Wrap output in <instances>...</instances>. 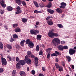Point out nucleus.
I'll return each mask as SVG.
<instances>
[{"mask_svg": "<svg viewBox=\"0 0 76 76\" xmlns=\"http://www.w3.org/2000/svg\"><path fill=\"white\" fill-rule=\"evenodd\" d=\"M39 6L40 7H44V5L42 3H41L39 4Z\"/></svg>", "mask_w": 76, "mask_h": 76, "instance_id": "obj_40", "label": "nucleus"}, {"mask_svg": "<svg viewBox=\"0 0 76 76\" xmlns=\"http://www.w3.org/2000/svg\"><path fill=\"white\" fill-rule=\"evenodd\" d=\"M25 42H26V41L25 40L21 41L20 43L21 46H22V47H23L24 46V43Z\"/></svg>", "mask_w": 76, "mask_h": 76, "instance_id": "obj_23", "label": "nucleus"}, {"mask_svg": "<svg viewBox=\"0 0 76 76\" xmlns=\"http://www.w3.org/2000/svg\"><path fill=\"white\" fill-rule=\"evenodd\" d=\"M16 61L17 62H18L19 61V58L18 57H17L16 58Z\"/></svg>", "mask_w": 76, "mask_h": 76, "instance_id": "obj_52", "label": "nucleus"}, {"mask_svg": "<svg viewBox=\"0 0 76 76\" xmlns=\"http://www.w3.org/2000/svg\"><path fill=\"white\" fill-rule=\"evenodd\" d=\"M66 58L68 62H70L71 61V57L69 56H66Z\"/></svg>", "mask_w": 76, "mask_h": 76, "instance_id": "obj_18", "label": "nucleus"}, {"mask_svg": "<svg viewBox=\"0 0 76 76\" xmlns=\"http://www.w3.org/2000/svg\"><path fill=\"white\" fill-rule=\"evenodd\" d=\"M10 41L11 42H12L13 41H15V39H13L12 37H11V39L10 40Z\"/></svg>", "mask_w": 76, "mask_h": 76, "instance_id": "obj_49", "label": "nucleus"}, {"mask_svg": "<svg viewBox=\"0 0 76 76\" xmlns=\"http://www.w3.org/2000/svg\"><path fill=\"white\" fill-rule=\"evenodd\" d=\"M48 54L47 55V58H49L50 57V54L48 52Z\"/></svg>", "mask_w": 76, "mask_h": 76, "instance_id": "obj_51", "label": "nucleus"}, {"mask_svg": "<svg viewBox=\"0 0 76 76\" xmlns=\"http://www.w3.org/2000/svg\"><path fill=\"white\" fill-rule=\"evenodd\" d=\"M22 21L23 23H26L28 21V19L25 18H23L22 19Z\"/></svg>", "mask_w": 76, "mask_h": 76, "instance_id": "obj_20", "label": "nucleus"}, {"mask_svg": "<svg viewBox=\"0 0 76 76\" xmlns=\"http://www.w3.org/2000/svg\"><path fill=\"white\" fill-rule=\"evenodd\" d=\"M22 3L23 5H24V6L26 5V3H25V2L24 1L22 2Z\"/></svg>", "mask_w": 76, "mask_h": 76, "instance_id": "obj_57", "label": "nucleus"}, {"mask_svg": "<svg viewBox=\"0 0 76 76\" xmlns=\"http://www.w3.org/2000/svg\"><path fill=\"white\" fill-rule=\"evenodd\" d=\"M1 60L2 66H4V65L6 66V65H7V62L6 59L5 58L3 57H1Z\"/></svg>", "mask_w": 76, "mask_h": 76, "instance_id": "obj_3", "label": "nucleus"}, {"mask_svg": "<svg viewBox=\"0 0 76 76\" xmlns=\"http://www.w3.org/2000/svg\"><path fill=\"white\" fill-rule=\"evenodd\" d=\"M62 66H64V67L65 66V64H64V62H62Z\"/></svg>", "mask_w": 76, "mask_h": 76, "instance_id": "obj_64", "label": "nucleus"}, {"mask_svg": "<svg viewBox=\"0 0 76 76\" xmlns=\"http://www.w3.org/2000/svg\"><path fill=\"white\" fill-rule=\"evenodd\" d=\"M0 48L1 49L3 48V45L2 42H0Z\"/></svg>", "mask_w": 76, "mask_h": 76, "instance_id": "obj_35", "label": "nucleus"}, {"mask_svg": "<svg viewBox=\"0 0 76 76\" xmlns=\"http://www.w3.org/2000/svg\"><path fill=\"white\" fill-rule=\"evenodd\" d=\"M7 47L8 48H9V50H10V49H12V46L11 45L9 44H7Z\"/></svg>", "mask_w": 76, "mask_h": 76, "instance_id": "obj_36", "label": "nucleus"}, {"mask_svg": "<svg viewBox=\"0 0 76 76\" xmlns=\"http://www.w3.org/2000/svg\"><path fill=\"white\" fill-rule=\"evenodd\" d=\"M34 58L35 60V62H36L37 63H38V60H39V59H38V58L37 57H35Z\"/></svg>", "mask_w": 76, "mask_h": 76, "instance_id": "obj_37", "label": "nucleus"}, {"mask_svg": "<svg viewBox=\"0 0 76 76\" xmlns=\"http://www.w3.org/2000/svg\"><path fill=\"white\" fill-rule=\"evenodd\" d=\"M0 3L1 4H4V1L3 0L0 1Z\"/></svg>", "mask_w": 76, "mask_h": 76, "instance_id": "obj_50", "label": "nucleus"}, {"mask_svg": "<svg viewBox=\"0 0 76 76\" xmlns=\"http://www.w3.org/2000/svg\"><path fill=\"white\" fill-rule=\"evenodd\" d=\"M12 37L13 38H14L15 39H18V36L16 34H13L12 35Z\"/></svg>", "mask_w": 76, "mask_h": 76, "instance_id": "obj_26", "label": "nucleus"}, {"mask_svg": "<svg viewBox=\"0 0 76 76\" xmlns=\"http://www.w3.org/2000/svg\"><path fill=\"white\" fill-rule=\"evenodd\" d=\"M31 74L32 75H34L35 74V71L34 70H33L31 71Z\"/></svg>", "mask_w": 76, "mask_h": 76, "instance_id": "obj_47", "label": "nucleus"}, {"mask_svg": "<svg viewBox=\"0 0 76 76\" xmlns=\"http://www.w3.org/2000/svg\"><path fill=\"white\" fill-rule=\"evenodd\" d=\"M15 32H19L21 31L20 28L19 27H17L16 28L15 30Z\"/></svg>", "mask_w": 76, "mask_h": 76, "instance_id": "obj_16", "label": "nucleus"}, {"mask_svg": "<svg viewBox=\"0 0 76 76\" xmlns=\"http://www.w3.org/2000/svg\"><path fill=\"white\" fill-rule=\"evenodd\" d=\"M51 6H52V4H51V3L49 2L47 6L48 7V8H50V7H51Z\"/></svg>", "mask_w": 76, "mask_h": 76, "instance_id": "obj_39", "label": "nucleus"}, {"mask_svg": "<svg viewBox=\"0 0 76 76\" xmlns=\"http://www.w3.org/2000/svg\"><path fill=\"white\" fill-rule=\"evenodd\" d=\"M17 12H15V14L16 15H18V14H19L20 13H22V10H21V8H20V7L19 6L17 7L16 8Z\"/></svg>", "mask_w": 76, "mask_h": 76, "instance_id": "obj_5", "label": "nucleus"}, {"mask_svg": "<svg viewBox=\"0 0 76 76\" xmlns=\"http://www.w3.org/2000/svg\"><path fill=\"white\" fill-rule=\"evenodd\" d=\"M7 10L8 11H10V12H11L13 10V8L10 6L8 7L7 8Z\"/></svg>", "mask_w": 76, "mask_h": 76, "instance_id": "obj_12", "label": "nucleus"}, {"mask_svg": "<svg viewBox=\"0 0 76 76\" xmlns=\"http://www.w3.org/2000/svg\"><path fill=\"white\" fill-rule=\"evenodd\" d=\"M30 57L31 58H35V56L33 54H31L30 55Z\"/></svg>", "mask_w": 76, "mask_h": 76, "instance_id": "obj_46", "label": "nucleus"}, {"mask_svg": "<svg viewBox=\"0 0 76 76\" xmlns=\"http://www.w3.org/2000/svg\"><path fill=\"white\" fill-rule=\"evenodd\" d=\"M39 76H44V74L42 73V74H39Z\"/></svg>", "mask_w": 76, "mask_h": 76, "instance_id": "obj_62", "label": "nucleus"}, {"mask_svg": "<svg viewBox=\"0 0 76 76\" xmlns=\"http://www.w3.org/2000/svg\"><path fill=\"white\" fill-rule=\"evenodd\" d=\"M16 48L17 49H18V50L19 49V48H20V46H19V45L18 44H17L16 46Z\"/></svg>", "mask_w": 76, "mask_h": 76, "instance_id": "obj_44", "label": "nucleus"}, {"mask_svg": "<svg viewBox=\"0 0 76 76\" xmlns=\"http://www.w3.org/2000/svg\"><path fill=\"white\" fill-rule=\"evenodd\" d=\"M27 55L26 56H28V57H30V55H31V51H28L27 52Z\"/></svg>", "mask_w": 76, "mask_h": 76, "instance_id": "obj_34", "label": "nucleus"}, {"mask_svg": "<svg viewBox=\"0 0 76 76\" xmlns=\"http://www.w3.org/2000/svg\"><path fill=\"white\" fill-rule=\"evenodd\" d=\"M49 19H50V16L47 17L46 19V20H49Z\"/></svg>", "mask_w": 76, "mask_h": 76, "instance_id": "obj_56", "label": "nucleus"}, {"mask_svg": "<svg viewBox=\"0 0 76 76\" xmlns=\"http://www.w3.org/2000/svg\"><path fill=\"white\" fill-rule=\"evenodd\" d=\"M47 23L50 26H51L53 25V21H51L50 20H48L47 21Z\"/></svg>", "mask_w": 76, "mask_h": 76, "instance_id": "obj_19", "label": "nucleus"}, {"mask_svg": "<svg viewBox=\"0 0 76 76\" xmlns=\"http://www.w3.org/2000/svg\"><path fill=\"white\" fill-rule=\"evenodd\" d=\"M42 70L43 71H45V67H42Z\"/></svg>", "mask_w": 76, "mask_h": 76, "instance_id": "obj_59", "label": "nucleus"}, {"mask_svg": "<svg viewBox=\"0 0 76 76\" xmlns=\"http://www.w3.org/2000/svg\"><path fill=\"white\" fill-rule=\"evenodd\" d=\"M16 69H20V64L19 62L17 63L16 64Z\"/></svg>", "mask_w": 76, "mask_h": 76, "instance_id": "obj_22", "label": "nucleus"}, {"mask_svg": "<svg viewBox=\"0 0 76 76\" xmlns=\"http://www.w3.org/2000/svg\"><path fill=\"white\" fill-rule=\"evenodd\" d=\"M58 13H61L63 12L62 10L60 8H57L55 10Z\"/></svg>", "mask_w": 76, "mask_h": 76, "instance_id": "obj_9", "label": "nucleus"}, {"mask_svg": "<svg viewBox=\"0 0 76 76\" xmlns=\"http://www.w3.org/2000/svg\"><path fill=\"white\" fill-rule=\"evenodd\" d=\"M1 6H2V7L4 8H5V7H6V4H1Z\"/></svg>", "mask_w": 76, "mask_h": 76, "instance_id": "obj_41", "label": "nucleus"}, {"mask_svg": "<svg viewBox=\"0 0 76 76\" xmlns=\"http://www.w3.org/2000/svg\"><path fill=\"white\" fill-rule=\"evenodd\" d=\"M49 37L51 38H53L54 37H58V34L56 33H54V29H52L50 30L49 31V32L48 34Z\"/></svg>", "mask_w": 76, "mask_h": 76, "instance_id": "obj_1", "label": "nucleus"}, {"mask_svg": "<svg viewBox=\"0 0 76 76\" xmlns=\"http://www.w3.org/2000/svg\"><path fill=\"white\" fill-rule=\"evenodd\" d=\"M37 64H38V62H35V66H36L37 67V66H38V65Z\"/></svg>", "mask_w": 76, "mask_h": 76, "instance_id": "obj_54", "label": "nucleus"}, {"mask_svg": "<svg viewBox=\"0 0 76 76\" xmlns=\"http://www.w3.org/2000/svg\"><path fill=\"white\" fill-rule=\"evenodd\" d=\"M15 2L18 5L21 4V0H15Z\"/></svg>", "mask_w": 76, "mask_h": 76, "instance_id": "obj_21", "label": "nucleus"}, {"mask_svg": "<svg viewBox=\"0 0 76 76\" xmlns=\"http://www.w3.org/2000/svg\"><path fill=\"white\" fill-rule=\"evenodd\" d=\"M3 72V69L2 68H0V73Z\"/></svg>", "mask_w": 76, "mask_h": 76, "instance_id": "obj_53", "label": "nucleus"}, {"mask_svg": "<svg viewBox=\"0 0 76 76\" xmlns=\"http://www.w3.org/2000/svg\"><path fill=\"white\" fill-rule=\"evenodd\" d=\"M30 34L31 35H37V33L35 32V30H30Z\"/></svg>", "mask_w": 76, "mask_h": 76, "instance_id": "obj_15", "label": "nucleus"}, {"mask_svg": "<svg viewBox=\"0 0 76 76\" xmlns=\"http://www.w3.org/2000/svg\"><path fill=\"white\" fill-rule=\"evenodd\" d=\"M34 31H35V32L36 33L37 35L38 33H39V31L38 30H34Z\"/></svg>", "mask_w": 76, "mask_h": 76, "instance_id": "obj_55", "label": "nucleus"}, {"mask_svg": "<svg viewBox=\"0 0 76 76\" xmlns=\"http://www.w3.org/2000/svg\"><path fill=\"white\" fill-rule=\"evenodd\" d=\"M28 46L31 48H32V47H33L34 46V44L33 43L32 41H31L28 44Z\"/></svg>", "mask_w": 76, "mask_h": 76, "instance_id": "obj_11", "label": "nucleus"}, {"mask_svg": "<svg viewBox=\"0 0 76 76\" xmlns=\"http://www.w3.org/2000/svg\"><path fill=\"white\" fill-rule=\"evenodd\" d=\"M30 57L28 56V55H26L25 57V61H27V60H28V59H29V57Z\"/></svg>", "mask_w": 76, "mask_h": 76, "instance_id": "obj_31", "label": "nucleus"}, {"mask_svg": "<svg viewBox=\"0 0 76 76\" xmlns=\"http://www.w3.org/2000/svg\"><path fill=\"white\" fill-rule=\"evenodd\" d=\"M57 26L58 28H64V26L61 24H58Z\"/></svg>", "mask_w": 76, "mask_h": 76, "instance_id": "obj_24", "label": "nucleus"}, {"mask_svg": "<svg viewBox=\"0 0 76 76\" xmlns=\"http://www.w3.org/2000/svg\"><path fill=\"white\" fill-rule=\"evenodd\" d=\"M7 58H8L9 59L10 61H11L12 60V58L10 56H7Z\"/></svg>", "mask_w": 76, "mask_h": 76, "instance_id": "obj_58", "label": "nucleus"}, {"mask_svg": "<svg viewBox=\"0 0 76 76\" xmlns=\"http://www.w3.org/2000/svg\"><path fill=\"white\" fill-rule=\"evenodd\" d=\"M52 50V48H48L46 49V52H48V51H51Z\"/></svg>", "mask_w": 76, "mask_h": 76, "instance_id": "obj_48", "label": "nucleus"}, {"mask_svg": "<svg viewBox=\"0 0 76 76\" xmlns=\"http://www.w3.org/2000/svg\"><path fill=\"white\" fill-rule=\"evenodd\" d=\"M58 69V71H59V72H62V71H63V67L61 66H60Z\"/></svg>", "mask_w": 76, "mask_h": 76, "instance_id": "obj_27", "label": "nucleus"}, {"mask_svg": "<svg viewBox=\"0 0 76 76\" xmlns=\"http://www.w3.org/2000/svg\"><path fill=\"white\" fill-rule=\"evenodd\" d=\"M34 4L36 7H39V6L38 4V3L36 1H34Z\"/></svg>", "mask_w": 76, "mask_h": 76, "instance_id": "obj_32", "label": "nucleus"}, {"mask_svg": "<svg viewBox=\"0 0 76 76\" xmlns=\"http://www.w3.org/2000/svg\"><path fill=\"white\" fill-rule=\"evenodd\" d=\"M52 42L53 45L56 46L57 43L58 44H60V40L58 38H55L52 40Z\"/></svg>", "mask_w": 76, "mask_h": 76, "instance_id": "obj_2", "label": "nucleus"}, {"mask_svg": "<svg viewBox=\"0 0 76 76\" xmlns=\"http://www.w3.org/2000/svg\"><path fill=\"white\" fill-rule=\"evenodd\" d=\"M47 12L51 14H53L54 13V11L53 10L50 9H47Z\"/></svg>", "mask_w": 76, "mask_h": 76, "instance_id": "obj_10", "label": "nucleus"}, {"mask_svg": "<svg viewBox=\"0 0 76 76\" xmlns=\"http://www.w3.org/2000/svg\"><path fill=\"white\" fill-rule=\"evenodd\" d=\"M58 49L60 51H63V46L62 45H59L58 47Z\"/></svg>", "mask_w": 76, "mask_h": 76, "instance_id": "obj_14", "label": "nucleus"}, {"mask_svg": "<svg viewBox=\"0 0 76 76\" xmlns=\"http://www.w3.org/2000/svg\"><path fill=\"white\" fill-rule=\"evenodd\" d=\"M68 49V47L67 46L65 45L63 46V50H67Z\"/></svg>", "mask_w": 76, "mask_h": 76, "instance_id": "obj_42", "label": "nucleus"}, {"mask_svg": "<svg viewBox=\"0 0 76 76\" xmlns=\"http://www.w3.org/2000/svg\"><path fill=\"white\" fill-rule=\"evenodd\" d=\"M64 43H65V42H64V41H61V44H64Z\"/></svg>", "mask_w": 76, "mask_h": 76, "instance_id": "obj_63", "label": "nucleus"}, {"mask_svg": "<svg viewBox=\"0 0 76 76\" xmlns=\"http://www.w3.org/2000/svg\"><path fill=\"white\" fill-rule=\"evenodd\" d=\"M12 26H13L14 28H16V27L18 26V25L17 24H14L12 25Z\"/></svg>", "mask_w": 76, "mask_h": 76, "instance_id": "obj_43", "label": "nucleus"}, {"mask_svg": "<svg viewBox=\"0 0 76 76\" xmlns=\"http://www.w3.org/2000/svg\"><path fill=\"white\" fill-rule=\"evenodd\" d=\"M39 55H42V56H43L44 55V54L43 53V52H42V50H40V52L39 53Z\"/></svg>", "mask_w": 76, "mask_h": 76, "instance_id": "obj_38", "label": "nucleus"}, {"mask_svg": "<svg viewBox=\"0 0 76 76\" xmlns=\"http://www.w3.org/2000/svg\"><path fill=\"white\" fill-rule=\"evenodd\" d=\"M61 6H60V8L61 9H65L66 7L64 6H66V4L64 2H62L61 3Z\"/></svg>", "mask_w": 76, "mask_h": 76, "instance_id": "obj_8", "label": "nucleus"}, {"mask_svg": "<svg viewBox=\"0 0 76 76\" xmlns=\"http://www.w3.org/2000/svg\"><path fill=\"white\" fill-rule=\"evenodd\" d=\"M55 66L56 69H58V68H59V67H60V65L57 63H55Z\"/></svg>", "mask_w": 76, "mask_h": 76, "instance_id": "obj_29", "label": "nucleus"}, {"mask_svg": "<svg viewBox=\"0 0 76 76\" xmlns=\"http://www.w3.org/2000/svg\"><path fill=\"white\" fill-rule=\"evenodd\" d=\"M26 63L28 64H31V59H30V58L28 59V60L26 61Z\"/></svg>", "mask_w": 76, "mask_h": 76, "instance_id": "obj_28", "label": "nucleus"}, {"mask_svg": "<svg viewBox=\"0 0 76 76\" xmlns=\"http://www.w3.org/2000/svg\"><path fill=\"white\" fill-rule=\"evenodd\" d=\"M41 37H42V36L41 35L38 34L37 35V39L38 41L41 40Z\"/></svg>", "mask_w": 76, "mask_h": 76, "instance_id": "obj_17", "label": "nucleus"}, {"mask_svg": "<svg viewBox=\"0 0 76 76\" xmlns=\"http://www.w3.org/2000/svg\"><path fill=\"white\" fill-rule=\"evenodd\" d=\"M31 41H30V39H27L26 42V44H29V42H30Z\"/></svg>", "mask_w": 76, "mask_h": 76, "instance_id": "obj_33", "label": "nucleus"}, {"mask_svg": "<svg viewBox=\"0 0 76 76\" xmlns=\"http://www.w3.org/2000/svg\"><path fill=\"white\" fill-rule=\"evenodd\" d=\"M34 12L35 13L38 14V13H42V12L41 11H39L37 10H35L34 11Z\"/></svg>", "mask_w": 76, "mask_h": 76, "instance_id": "obj_30", "label": "nucleus"}, {"mask_svg": "<svg viewBox=\"0 0 76 76\" xmlns=\"http://www.w3.org/2000/svg\"><path fill=\"white\" fill-rule=\"evenodd\" d=\"M55 53H53L51 54V57H53V56H55V57H57L58 55V56H61V53H60L58 52L57 51H55Z\"/></svg>", "mask_w": 76, "mask_h": 76, "instance_id": "obj_4", "label": "nucleus"}, {"mask_svg": "<svg viewBox=\"0 0 76 76\" xmlns=\"http://www.w3.org/2000/svg\"><path fill=\"white\" fill-rule=\"evenodd\" d=\"M16 71L15 70H14L12 73V76H15L16 75Z\"/></svg>", "mask_w": 76, "mask_h": 76, "instance_id": "obj_25", "label": "nucleus"}, {"mask_svg": "<svg viewBox=\"0 0 76 76\" xmlns=\"http://www.w3.org/2000/svg\"><path fill=\"white\" fill-rule=\"evenodd\" d=\"M4 27L6 29H8V28H7V26L4 25Z\"/></svg>", "mask_w": 76, "mask_h": 76, "instance_id": "obj_60", "label": "nucleus"}, {"mask_svg": "<svg viewBox=\"0 0 76 76\" xmlns=\"http://www.w3.org/2000/svg\"><path fill=\"white\" fill-rule=\"evenodd\" d=\"M39 45H37L36 48V50L37 51H39Z\"/></svg>", "mask_w": 76, "mask_h": 76, "instance_id": "obj_45", "label": "nucleus"}, {"mask_svg": "<svg viewBox=\"0 0 76 76\" xmlns=\"http://www.w3.org/2000/svg\"><path fill=\"white\" fill-rule=\"evenodd\" d=\"M21 66H24L26 64V61L25 60H20L19 62Z\"/></svg>", "mask_w": 76, "mask_h": 76, "instance_id": "obj_7", "label": "nucleus"}, {"mask_svg": "<svg viewBox=\"0 0 76 76\" xmlns=\"http://www.w3.org/2000/svg\"><path fill=\"white\" fill-rule=\"evenodd\" d=\"M1 14V15H3L4 13V11L3 10H1V11L0 12Z\"/></svg>", "mask_w": 76, "mask_h": 76, "instance_id": "obj_61", "label": "nucleus"}, {"mask_svg": "<svg viewBox=\"0 0 76 76\" xmlns=\"http://www.w3.org/2000/svg\"><path fill=\"white\" fill-rule=\"evenodd\" d=\"M69 53L70 55H73L76 53V50H75L71 48L69 50Z\"/></svg>", "mask_w": 76, "mask_h": 76, "instance_id": "obj_6", "label": "nucleus"}, {"mask_svg": "<svg viewBox=\"0 0 76 76\" xmlns=\"http://www.w3.org/2000/svg\"><path fill=\"white\" fill-rule=\"evenodd\" d=\"M20 75H21V76H26V74L25 73V72L23 71H21L20 72Z\"/></svg>", "mask_w": 76, "mask_h": 76, "instance_id": "obj_13", "label": "nucleus"}]
</instances>
